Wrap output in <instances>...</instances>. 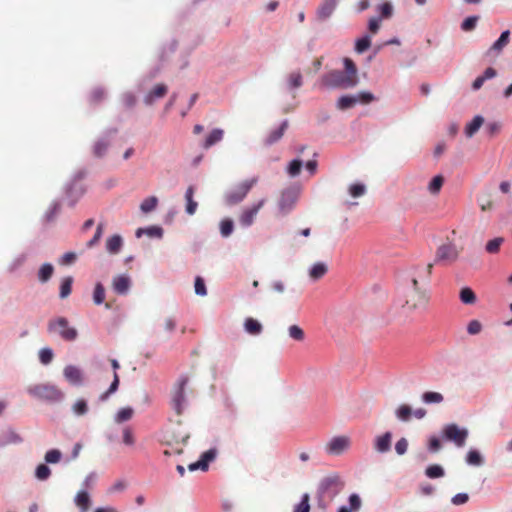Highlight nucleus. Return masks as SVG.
I'll return each mask as SVG.
<instances>
[{
    "label": "nucleus",
    "mask_w": 512,
    "mask_h": 512,
    "mask_svg": "<svg viewBox=\"0 0 512 512\" xmlns=\"http://www.w3.org/2000/svg\"><path fill=\"white\" fill-rule=\"evenodd\" d=\"M358 103V97L355 95H345L338 99L337 107L341 110L352 108Z\"/></svg>",
    "instance_id": "cd10ccee"
},
{
    "label": "nucleus",
    "mask_w": 512,
    "mask_h": 512,
    "mask_svg": "<svg viewBox=\"0 0 512 512\" xmlns=\"http://www.w3.org/2000/svg\"><path fill=\"white\" fill-rule=\"evenodd\" d=\"M288 82L291 88H299L302 85V75L300 72H292L289 75Z\"/></svg>",
    "instance_id": "bf43d9fd"
},
{
    "label": "nucleus",
    "mask_w": 512,
    "mask_h": 512,
    "mask_svg": "<svg viewBox=\"0 0 512 512\" xmlns=\"http://www.w3.org/2000/svg\"><path fill=\"white\" fill-rule=\"evenodd\" d=\"M366 192V188L363 184L355 183L349 187V193L352 197L357 198L363 196Z\"/></svg>",
    "instance_id": "5fc2aeb1"
},
{
    "label": "nucleus",
    "mask_w": 512,
    "mask_h": 512,
    "mask_svg": "<svg viewBox=\"0 0 512 512\" xmlns=\"http://www.w3.org/2000/svg\"><path fill=\"white\" fill-rule=\"evenodd\" d=\"M265 202L266 199H261L251 207L245 208L239 217L240 224L244 227L251 226L254 223L259 210L264 206Z\"/></svg>",
    "instance_id": "9d476101"
},
{
    "label": "nucleus",
    "mask_w": 512,
    "mask_h": 512,
    "mask_svg": "<svg viewBox=\"0 0 512 512\" xmlns=\"http://www.w3.org/2000/svg\"><path fill=\"white\" fill-rule=\"evenodd\" d=\"M54 273V267L50 263L43 264L38 271V279L40 282H47Z\"/></svg>",
    "instance_id": "7c9ffc66"
},
{
    "label": "nucleus",
    "mask_w": 512,
    "mask_h": 512,
    "mask_svg": "<svg viewBox=\"0 0 512 512\" xmlns=\"http://www.w3.org/2000/svg\"><path fill=\"white\" fill-rule=\"evenodd\" d=\"M123 245V239L120 235H113L106 240V250L110 254H117L120 252Z\"/></svg>",
    "instance_id": "393cba45"
},
{
    "label": "nucleus",
    "mask_w": 512,
    "mask_h": 512,
    "mask_svg": "<svg viewBox=\"0 0 512 512\" xmlns=\"http://www.w3.org/2000/svg\"><path fill=\"white\" fill-rule=\"evenodd\" d=\"M371 45V40L369 36H364L356 41L355 51L357 53L365 52Z\"/></svg>",
    "instance_id": "09e8293b"
},
{
    "label": "nucleus",
    "mask_w": 512,
    "mask_h": 512,
    "mask_svg": "<svg viewBox=\"0 0 512 512\" xmlns=\"http://www.w3.org/2000/svg\"><path fill=\"white\" fill-rule=\"evenodd\" d=\"M220 231L223 237H228L233 231V221L231 219H224L220 224Z\"/></svg>",
    "instance_id": "6e6d98bb"
},
{
    "label": "nucleus",
    "mask_w": 512,
    "mask_h": 512,
    "mask_svg": "<svg viewBox=\"0 0 512 512\" xmlns=\"http://www.w3.org/2000/svg\"><path fill=\"white\" fill-rule=\"evenodd\" d=\"M510 40V31L505 30L501 33L500 37L491 45L488 54L499 55L503 49L508 45Z\"/></svg>",
    "instance_id": "4468645a"
},
{
    "label": "nucleus",
    "mask_w": 512,
    "mask_h": 512,
    "mask_svg": "<svg viewBox=\"0 0 512 512\" xmlns=\"http://www.w3.org/2000/svg\"><path fill=\"white\" fill-rule=\"evenodd\" d=\"M109 141L106 139H99L95 142L93 146V154L96 157H102L106 154L108 147H109Z\"/></svg>",
    "instance_id": "72a5a7b5"
},
{
    "label": "nucleus",
    "mask_w": 512,
    "mask_h": 512,
    "mask_svg": "<svg viewBox=\"0 0 512 512\" xmlns=\"http://www.w3.org/2000/svg\"><path fill=\"white\" fill-rule=\"evenodd\" d=\"M358 103L369 104L374 100V95L370 92H360L358 95Z\"/></svg>",
    "instance_id": "774afa93"
},
{
    "label": "nucleus",
    "mask_w": 512,
    "mask_h": 512,
    "mask_svg": "<svg viewBox=\"0 0 512 512\" xmlns=\"http://www.w3.org/2000/svg\"><path fill=\"white\" fill-rule=\"evenodd\" d=\"M48 330L49 332H57L66 341H73L78 336L77 330L69 327L68 320L64 317L51 320L48 324Z\"/></svg>",
    "instance_id": "20e7f679"
},
{
    "label": "nucleus",
    "mask_w": 512,
    "mask_h": 512,
    "mask_svg": "<svg viewBox=\"0 0 512 512\" xmlns=\"http://www.w3.org/2000/svg\"><path fill=\"white\" fill-rule=\"evenodd\" d=\"M113 289L118 294H126L130 288V278L119 275L113 279Z\"/></svg>",
    "instance_id": "aec40b11"
},
{
    "label": "nucleus",
    "mask_w": 512,
    "mask_h": 512,
    "mask_svg": "<svg viewBox=\"0 0 512 512\" xmlns=\"http://www.w3.org/2000/svg\"><path fill=\"white\" fill-rule=\"evenodd\" d=\"M168 88L165 84H157L145 96L144 102L151 105L156 99L163 98L167 94Z\"/></svg>",
    "instance_id": "dca6fc26"
},
{
    "label": "nucleus",
    "mask_w": 512,
    "mask_h": 512,
    "mask_svg": "<svg viewBox=\"0 0 512 512\" xmlns=\"http://www.w3.org/2000/svg\"><path fill=\"white\" fill-rule=\"evenodd\" d=\"M482 325L477 320H472L467 326V332L471 335L478 334L481 331Z\"/></svg>",
    "instance_id": "338daca9"
},
{
    "label": "nucleus",
    "mask_w": 512,
    "mask_h": 512,
    "mask_svg": "<svg viewBox=\"0 0 512 512\" xmlns=\"http://www.w3.org/2000/svg\"><path fill=\"white\" fill-rule=\"evenodd\" d=\"M479 17L478 16H469L467 17L462 23H461V29L463 31H472L475 29L476 24L478 22Z\"/></svg>",
    "instance_id": "3c124183"
},
{
    "label": "nucleus",
    "mask_w": 512,
    "mask_h": 512,
    "mask_svg": "<svg viewBox=\"0 0 512 512\" xmlns=\"http://www.w3.org/2000/svg\"><path fill=\"white\" fill-rule=\"evenodd\" d=\"M460 299L464 304H474L476 301V295L472 289L466 287L460 291Z\"/></svg>",
    "instance_id": "37998d69"
},
{
    "label": "nucleus",
    "mask_w": 512,
    "mask_h": 512,
    "mask_svg": "<svg viewBox=\"0 0 512 512\" xmlns=\"http://www.w3.org/2000/svg\"><path fill=\"white\" fill-rule=\"evenodd\" d=\"M288 335L290 338L297 342H303L305 340V332L298 325H291L288 328Z\"/></svg>",
    "instance_id": "f704fd0d"
},
{
    "label": "nucleus",
    "mask_w": 512,
    "mask_h": 512,
    "mask_svg": "<svg viewBox=\"0 0 512 512\" xmlns=\"http://www.w3.org/2000/svg\"><path fill=\"white\" fill-rule=\"evenodd\" d=\"M350 510L357 512L361 507V499L357 494H352L349 497Z\"/></svg>",
    "instance_id": "0e129e2a"
},
{
    "label": "nucleus",
    "mask_w": 512,
    "mask_h": 512,
    "mask_svg": "<svg viewBox=\"0 0 512 512\" xmlns=\"http://www.w3.org/2000/svg\"><path fill=\"white\" fill-rule=\"evenodd\" d=\"M90 495L87 491H79L75 496V504L83 512H87L90 507Z\"/></svg>",
    "instance_id": "a878e982"
},
{
    "label": "nucleus",
    "mask_w": 512,
    "mask_h": 512,
    "mask_svg": "<svg viewBox=\"0 0 512 512\" xmlns=\"http://www.w3.org/2000/svg\"><path fill=\"white\" fill-rule=\"evenodd\" d=\"M443 436L446 440L453 442L457 447H463L468 437V430L460 428L456 424H448L443 429Z\"/></svg>",
    "instance_id": "423d86ee"
},
{
    "label": "nucleus",
    "mask_w": 512,
    "mask_h": 512,
    "mask_svg": "<svg viewBox=\"0 0 512 512\" xmlns=\"http://www.w3.org/2000/svg\"><path fill=\"white\" fill-rule=\"evenodd\" d=\"M123 443L127 446L135 444V437L131 427L127 426L123 430Z\"/></svg>",
    "instance_id": "4d7b16f0"
},
{
    "label": "nucleus",
    "mask_w": 512,
    "mask_h": 512,
    "mask_svg": "<svg viewBox=\"0 0 512 512\" xmlns=\"http://www.w3.org/2000/svg\"><path fill=\"white\" fill-rule=\"evenodd\" d=\"M39 359L42 364H49L53 359V351L50 348L41 349L39 352Z\"/></svg>",
    "instance_id": "13d9d810"
},
{
    "label": "nucleus",
    "mask_w": 512,
    "mask_h": 512,
    "mask_svg": "<svg viewBox=\"0 0 512 512\" xmlns=\"http://www.w3.org/2000/svg\"><path fill=\"white\" fill-rule=\"evenodd\" d=\"M195 189L193 186H189L185 192V200H186V213L189 215L195 214L198 203L194 200Z\"/></svg>",
    "instance_id": "b1692460"
},
{
    "label": "nucleus",
    "mask_w": 512,
    "mask_h": 512,
    "mask_svg": "<svg viewBox=\"0 0 512 512\" xmlns=\"http://www.w3.org/2000/svg\"><path fill=\"white\" fill-rule=\"evenodd\" d=\"M344 71L332 70L321 77L320 84L327 88H353L358 83L357 67L348 57L344 58Z\"/></svg>",
    "instance_id": "f257e3e1"
},
{
    "label": "nucleus",
    "mask_w": 512,
    "mask_h": 512,
    "mask_svg": "<svg viewBox=\"0 0 512 512\" xmlns=\"http://www.w3.org/2000/svg\"><path fill=\"white\" fill-rule=\"evenodd\" d=\"M339 0H323L317 8V17L319 20L328 19L334 12Z\"/></svg>",
    "instance_id": "f8f14e48"
},
{
    "label": "nucleus",
    "mask_w": 512,
    "mask_h": 512,
    "mask_svg": "<svg viewBox=\"0 0 512 512\" xmlns=\"http://www.w3.org/2000/svg\"><path fill=\"white\" fill-rule=\"evenodd\" d=\"M327 270H328V268H327L326 264H324L322 262H318V263L314 264L312 266V268L310 269L309 276L313 280H318V279L322 278L327 273Z\"/></svg>",
    "instance_id": "c756f323"
},
{
    "label": "nucleus",
    "mask_w": 512,
    "mask_h": 512,
    "mask_svg": "<svg viewBox=\"0 0 512 512\" xmlns=\"http://www.w3.org/2000/svg\"><path fill=\"white\" fill-rule=\"evenodd\" d=\"M287 128H288V121L285 120V121H283L280 124L279 127H277L276 129L272 130L268 134V136L264 140L265 145H272L275 142L279 141L283 137V135H284L285 131L287 130Z\"/></svg>",
    "instance_id": "f3484780"
},
{
    "label": "nucleus",
    "mask_w": 512,
    "mask_h": 512,
    "mask_svg": "<svg viewBox=\"0 0 512 512\" xmlns=\"http://www.w3.org/2000/svg\"><path fill=\"white\" fill-rule=\"evenodd\" d=\"M134 414V410L131 407L121 408L115 415L116 423H123L129 421Z\"/></svg>",
    "instance_id": "c9c22d12"
},
{
    "label": "nucleus",
    "mask_w": 512,
    "mask_h": 512,
    "mask_svg": "<svg viewBox=\"0 0 512 512\" xmlns=\"http://www.w3.org/2000/svg\"><path fill=\"white\" fill-rule=\"evenodd\" d=\"M504 239L502 237H496L486 243L485 250L490 254H495L500 250Z\"/></svg>",
    "instance_id": "a19ab883"
},
{
    "label": "nucleus",
    "mask_w": 512,
    "mask_h": 512,
    "mask_svg": "<svg viewBox=\"0 0 512 512\" xmlns=\"http://www.w3.org/2000/svg\"><path fill=\"white\" fill-rule=\"evenodd\" d=\"M158 205V198L156 196H150L143 200V202L140 205V210L143 213H149L153 211Z\"/></svg>",
    "instance_id": "ea45409f"
},
{
    "label": "nucleus",
    "mask_w": 512,
    "mask_h": 512,
    "mask_svg": "<svg viewBox=\"0 0 512 512\" xmlns=\"http://www.w3.org/2000/svg\"><path fill=\"white\" fill-rule=\"evenodd\" d=\"M73 278L71 276L65 277L60 285V298L65 299L71 294Z\"/></svg>",
    "instance_id": "4c0bfd02"
},
{
    "label": "nucleus",
    "mask_w": 512,
    "mask_h": 512,
    "mask_svg": "<svg viewBox=\"0 0 512 512\" xmlns=\"http://www.w3.org/2000/svg\"><path fill=\"white\" fill-rule=\"evenodd\" d=\"M61 452L57 449H52L46 452L45 461L47 463H58L61 460Z\"/></svg>",
    "instance_id": "864d4df0"
},
{
    "label": "nucleus",
    "mask_w": 512,
    "mask_h": 512,
    "mask_svg": "<svg viewBox=\"0 0 512 512\" xmlns=\"http://www.w3.org/2000/svg\"><path fill=\"white\" fill-rule=\"evenodd\" d=\"M103 232H104V224L103 223H99L97 225L96 232H95L93 238L87 242V247L88 248H92L96 244H98V242L100 241V239H101V237L103 235Z\"/></svg>",
    "instance_id": "8fccbe9b"
},
{
    "label": "nucleus",
    "mask_w": 512,
    "mask_h": 512,
    "mask_svg": "<svg viewBox=\"0 0 512 512\" xmlns=\"http://www.w3.org/2000/svg\"><path fill=\"white\" fill-rule=\"evenodd\" d=\"M408 442L405 438L399 439L395 444V451L398 455H403L407 452Z\"/></svg>",
    "instance_id": "69168bd1"
},
{
    "label": "nucleus",
    "mask_w": 512,
    "mask_h": 512,
    "mask_svg": "<svg viewBox=\"0 0 512 512\" xmlns=\"http://www.w3.org/2000/svg\"><path fill=\"white\" fill-rule=\"evenodd\" d=\"M188 383V376L182 375L179 377L172 389V406L178 415L182 414L184 408L187 405ZM189 392L192 391L189 390Z\"/></svg>",
    "instance_id": "7ed1b4c3"
},
{
    "label": "nucleus",
    "mask_w": 512,
    "mask_h": 512,
    "mask_svg": "<svg viewBox=\"0 0 512 512\" xmlns=\"http://www.w3.org/2000/svg\"><path fill=\"white\" fill-rule=\"evenodd\" d=\"M258 182V178L254 177L249 180H245L239 184L233 191L225 195V201L228 205H235L245 199L251 188Z\"/></svg>",
    "instance_id": "39448f33"
},
{
    "label": "nucleus",
    "mask_w": 512,
    "mask_h": 512,
    "mask_svg": "<svg viewBox=\"0 0 512 512\" xmlns=\"http://www.w3.org/2000/svg\"><path fill=\"white\" fill-rule=\"evenodd\" d=\"M216 457V450L215 449H209L205 451L200 459L194 463H191L188 468L190 471L195 470H202L206 471L208 469L209 462L213 461Z\"/></svg>",
    "instance_id": "9b49d317"
},
{
    "label": "nucleus",
    "mask_w": 512,
    "mask_h": 512,
    "mask_svg": "<svg viewBox=\"0 0 512 512\" xmlns=\"http://www.w3.org/2000/svg\"><path fill=\"white\" fill-rule=\"evenodd\" d=\"M483 123L484 118L481 115H476L469 123H467L465 127V135L468 138L473 137L478 132Z\"/></svg>",
    "instance_id": "5701e85b"
},
{
    "label": "nucleus",
    "mask_w": 512,
    "mask_h": 512,
    "mask_svg": "<svg viewBox=\"0 0 512 512\" xmlns=\"http://www.w3.org/2000/svg\"><path fill=\"white\" fill-rule=\"evenodd\" d=\"M194 288H195V293L199 296H205L207 294L204 280L200 276L196 277Z\"/></svg>",
    "instance_id": "052dcab7"
},
{
    "label": "nucleus",
    "mask_w": 512,
    "mask_h": 512,
    "mask_svg": "<svg viewBox=\"0 0 512 512\" xmlns=\"http://www.w3.org/2000/svg\"><path fill=\"white\" fill-rule=\"evenodd\" d=\"M247 333L251 335H258L262 332V325L254 318H247L244 323Z\"/></svg>",
    "instance_id": "c85d7f7f"
},
{
    "label": "nucleus",
    "mask_w": 512,
    "mask_h": 512,
    "mask_svg": "<svg viewBox=\"0 0 512 512\" xmlns=\"http://www.w3.org/2000/svg\"><path fill=\"white\" fill-rule=\"evenodd\" d=\"M299 196V189L297 187H289L281 192L280 199L278 201L279 210L282 214L289 213Z\"/></svg>",
    "instance_id": "0eeeda50"
},
{
    "label": "nucleus",
    "mask_w": 512,
    "mask_h": 512,
    "mask_svg": "<svg viewBox=\"0 0 512 512\" xmlns=\"http://www.w3.org/2000/svg\"><path fill=\"white\" fill-rule=\"evenodd\" d=\"M421 398L425 404H440L444 399L441 393L434 391L423 393Z\"/></svg>",
    "instance_id": "2f4dec72"
},
{
    "label": "nucleus",
    "mask_w": 512,
    "mask_h": 512,
    "mask_svg": "<svg viewBox=\"0 0 512 512\" xmlns=\"http://www.w3.org/2000/svg\"><path fill=\"white\" fill-rule=\"evenodd\" d=\"M465 462L469 466L480 467L484 464V457L477 449L471 448L466 454Z\"/></svg>",
    "instance_id": "4be33fe9"
},
{
    "label": "nucleus",
    "mask_w": 512,
    "mask_h": 512,
    "mask_svg": "<svg viewBox=\"0 0 512 512\" xmlns=\"http://www.w3.org/2000/svg\"><path fill=\"white\" fill-rule=\"evenodd\" d=\"M61 211V205L58 202L52 203L44 215V220L49 223L53 222Z\"/></svg>",
    "instance_id": "473e14b6"
},
{
    "label": "nucleus",
    "mask_w": 512,
    "mask_h": 512,
    "mask_svg": "<svg viewBox=\"0 0 512 512\" xmlns=\"http://www.w3.org/2000/svg\"><path fill=\"white\" fill-rule=\"evenodd\" d=\"M379 16L377 18L389 19L393 15V7L389 2L383 3L378 6Z\"/></svg>",
    "instance_id": "c03bdc74"
},
{
    "label": "nucleus",
    "mask_w": 512,
    "mask_h": 512,
    "mask_svg": "<svg viewBox=\"0 0 512 512\" xmlns=\"http://www.w3.org/2000/svg\"><path fill=\"white\" fill-rule=\"evenodd\" d=\"M497 75V71L492 68V67H488L485 69V71L483 72L482 75L478 76L472 83V89L474 91H477L479 90L483 84L485 83V81L487 80H490V79H493L494 77H496Z\"/></svg>",
    "instance_id": "6ab92c4d"
},
{
    "label": "nucleus",
    "mask_w": 512,
    "mask_h": 512,
    "mask_svg": "<svg viewBox=\"0 0 512 512\" xmlns=\"http://www.w3.org/2000/svg\"><path fill=\"white\" fill-rule=\"evenodd\" d=\"M28 393L39 400L55 403L63 399V392L55 385L36 384L28 387Z\"/></svg>",
    "instance_id": "f03ea898"
},
{
    "label": "nucleus",
    "mask_w": 512,
    "mask_h": 512,
    "mask_svg": "<svg viewBox=\"0 0 512 512\" xmlns=\"http://www.w3.org/2000/svg\"><path fill=\"white\" fill-rule=\"evenodd\" d=\"M395 415L398 420L407 422L412 419L413 410L409 405L403 404L396 409Z\"/></svg>",
    "instance_id": "bb28decb"
},
{
    "label": "nucleus",
    "mask_w": 512,
    "mask_h": 512,
    "mask_svg": "<svg viewBox=\"0 0 512 512\" xmlns=\"http://www.w3.org/2000/svg\"><path fill=\"white\" fill-rule=\"evenodd\" d=\"M459 251L452 243L441 245L436 252L435 261L437 262H454L458 259Z\"/></svg>",
    "instance_id": "1a4fd4ad"
},
{
    "label": "nucleus",
    "mask_w": 512,
    "mask_h": 512,
    "mask_svg": "<svg viewBox=\"0 0 512 512\" xmlns=\"http://www.w3.org/2000/svg\"><path fill=\"white\" fill-rule=\"evenodd\" d=\"M74 414L81 416L88 412V405L84 399H78L72 406Z\"/></svg>",
    "instance_id": "49530a36"
},
{
    "label": "nucleus",
    "mask_w": 512,
    "mask_h": 512,
    "mask_svg": "<svg viewBox=\"0 0 512 512\" xmlns=\"http://www.w3.org/2000/svg\"><path fill=\"white\" fill-rule=\"evenodd\" d=\"M392 433L385 432L374 439V449L378 453H386L391 449Z\"/></svg>",
    "instance_id": "ddd939ff"
},
{
    "label": "nucleus",
    "mask_w": 512,
    "mask_h": 512,
    "mask_svg": "<svg viewBox=\"0 0 512 512\" xmlns=\"http://www.w3.org/2000/svg\"><path fill=\"white\" fill-rule=\"evenodd\" d=\"M51 475V470L46 464H40L37 466L35 476L37 479L43 481L47 480Z\"/></svg>",
    "instance_id": "de8ad7c7"
},
{
    "label": "nucleus",
    "mask_w": 512,
    "mask_h": 512,
    "mask_svg": "<svg viewBox=\"0 0 512 512\" xmlns=\"http://www.w3.org/2000/svg\"><path fill=\"white\" fill-rule=\"evenodd\" d=\"M468 500H469V495L467 493H458L451 498V503L453 505L459 506V505L466 504L468 502Z\"/></svg>",
    "instance_id": "e2e57ef3"
},
{
    "label": "nucleus",
    "mask_w": 512,
    "mask_h": 512,
    "mask_svg": "<svg viewBox=\"0 0 512 512\" xmlns=\"http://www.w3.org/2000/svg\"><path fill=\"white\" fill-rule=\"evenodd\" d=\"M309 494L305 493L302 496L301 502L294 508L293 512H310Z\"/></svg>",
    "instance_id": "603ef678"
},
{
    "label": "nucleus",
    "mask_w": 512,
    "mask_h": 512,
    "mask_svg": "<svg viewBox=\"0 0 512 512\" xmlns=\"http://www.w3.org/2000/svg\"><path fill=\"white\" fill-rule=\"evenodd\" d=\"M105 299V289L101 283H97L94 288L93 300L96 305H100Z\"/></svg>",
    "instance_id": "a18cd8bd"
},
{
    "label": "nucleus",
    "mask_w": 512,
    "mask_h": 512,
    "mask_svg": "<svg viewBox=\"0 0 512 512\" xmlns=\"http://www.w3.org/2000/svg\"><path fill=\"white\" fill-rule=\"evenodd\" d=\"M425 475L431 479L441 478L445 475V471L442 466L434 464L427 467L425 470Z\"/></svg>",
    "instance_id": "58836bf2"
},
{
    "label": "nucleus",
    "mask_w": 512,
    "mask_h": 512,
    "mask_svg": "<svg viewBox=\"0 0 512 512\" xmlns=\"http://www.w3.org/2000/svg\"><path fill=\"white\" fill-rule=\"evenodd\" d=\"M105 98V91L102 88H95L90 94V100L93 103H99Z\"/></svg>",
    "instance_id": "680f3d73"
},
{
    "label": "nucleus",
    "mask_w": 512,
    "mask_h": 512,
    "mask_svg": "<svg viewBox=\"0 0 512 512\" xmlns=\"http://www.w3.org/2000/svg\"><path fill=\"white\" fill-rule=\"evenodd\" d=\"M302 166H303L302 160L294 159L289 163V165L287 167V173L291 177H296L300 174Z\"/></svg>",
    "instance_id": "79ce46f5"
},
{
    "label": "nucleus",
    "mask_w": 512,
    "mask_h": 512,
    "mask_svg": "<svg viewBox=\"0 0 512 512\" xmlns=\"http://www.w3.org/2000/svg\"><path fill=\"white\" fill-rule=\"evenodd\" d=\"M63 374L66 380L73 385H80L82 383V372L79 368L73 365L66 366Z\"/></svg>",
    "instance_id": "2eb2a0df"
},
{
    "label": "nucleus",
    "mask_w": 512,
    "mask_h": 512,
    "mask_svg": "<svg viewBox=\"0 0 512 512\" xmlns=\"http://www.w3.org/2000/svg\"><path fill=\"white\" fill-rule=\"evenodd\" d=\"M443 183H444V178L442 175H436L435 177L432 178V180L430 181L429 185H428V191L433 194V195H436L440 192L442 186H443Z\"/></svg>",
    "instance_id": "e433bc0d"
},
{
    "label": "nucleus",
    "mask_w": 512,
    "mask_h": 512,
    "mask_svg": "<svg viewBox=\"0 0 512 512\" xmlns=\"http://www.w3.org/2000/svg\"><path fill=\"white\" fill-rule=\"evenodd\" d=\"M351 445V439L348 436L333 437L326 445V452L331 455H340Z\"/></svg>",
    "instance_id": "6e6552de"
},
{
    "label": "nucleus",
    "mask_w": 512,
    "mask_h": 512,
    "mask_svg": "<svg viewBox=\"0 0 512 512\" xmlns=\"http://www.w3.org/2000/svg\"><path fill=\"white\" fill-rule=\"evenodd\" d=\"M110 363L114 370L113 381H112L109 389L104 394L101 395V397H100L101 400L107 399L110 394L116 392L118 389V386H119V382H120L119 375L117 373V369H119V367H120L118 361L116 359H111Z\"/></svg>",
    "instance_id": "a211bd4d"
},
{
    "label": "nucleus",
    "mask_w": 512,
    "mask_h": 512,
    "mask_svg": "<svg viewBox=\"0 0 512 512\" xmlns=\"http://www.w3.org/2000/svg\"><path fill=\"white\" fill-rule=\"evenodd\" d=\"M224 130L220 128L213 129L205 138L202 143V147L204 149H209L216 143L220 142L223 139Z\"/></svg>",
    "instance_id": "412c9836"
}]
</instances>
